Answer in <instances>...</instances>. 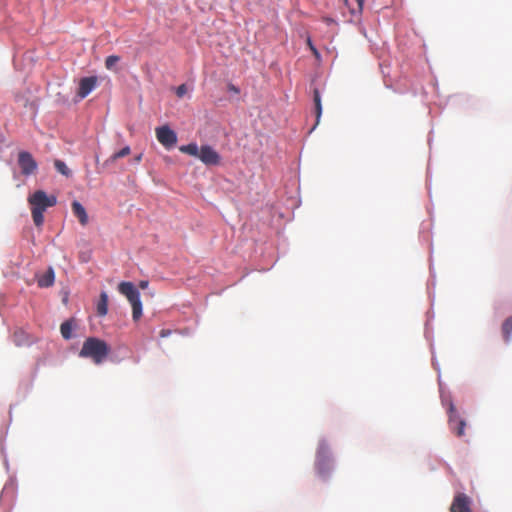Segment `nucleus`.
Masks as SVG:
<instances>
[{
    "mask_svg": "<svg viewBox=\"0 0 512 512\" xmlns=\"http://www.w3.org/2000/svg\"><path fill=\"white\" fill-rule=\"evenodd\" d=\"M28 203L31 207L33 222L40 227L44 222V212L47 208L56 205L57 198L54 195H47L43 190H37L28 197Z\"/></svg>",
    "mask_w": 512,
    "mask_h": 512,
    "instance_id": "nucleus-1",
    "label": "nucleus"
},
{
    "mask_svg": "<svg viewBox=\"0 0 512 512\" xmlns=\"http://www.w3.org/2000/svg\"><path fill=\"white\" fill-rule=\"evenodd\" d=\"M110 348L108 344L99 338L89 337L83 343L80 356L91 358L94 363H102L108 356Z\"/></svg>",
    "mask_w": 512,
    "mask_h": 512,
    "instance_id": "nucleus-2",
    "label": "nucleus"
},
{
    "mask_svg": "<svg viewBox=\"0 0 512 512\" xmlns=\"http://www.w3.org/2000/svg\"><path fill=\"white\" fill-rule=\"evenodd\" d=\"M118 291L124 295L132 306V318L138 321L142 316V303L140 293L132 282H121Z\"/></svg>",
    "mask_w": 512,
    "mask_h": 512,
    "instance_id": "nucleus-3",
    "label": "nucleus"
},
{
    "mask_svg": "<svg viewBox=\"0 0 512 512\" xmlns=\"http://www.w3.org/2000/svg\"><path fill=\"white\" fill-rule=\"evenodd\" d=\"M316 470L322 478L327 477L332 470L330 448L325 441H321L317 448Z\"/></svg>",
    "mask_w": 512,
    "mask_h": 512,
    "instance_id": "nucleus-4",
    "label": "nucleus"
},
{
    "mask_svg": "<svg viewBox=\"0 0 512 512\" xmlns=\"http://www.w3.org/2000/svg\"><path fill=\"white\" fill-rule=\"evenodd\" d=\"M449 418H448V424L450 430L457 436V437H463L465 435V427L466 422L462 418H460L456 412V408L453 405V403H450L449 405Z\"/></svg>",
    "mask_w": 512,
    "mask_h": 512,
    "instance_id": "nucleus-5",
    "label": "nucleus"
},
{
    "mask_svg": "<svg viewBox=\"0 0 512 512\" xmlns=\"http://www.w3.org/2000/svg\"><path fill=\"white\" fill-rule=\"evenodd\" d=\"M155 133L157 140L167 149L177 143V134L168 125L157 127Z\"/></svg>",
    "mask_w": 512,
    "mask_h": 512,
    "instance_id": "nucleus-6",
    "label": "nucleus"
},
{
    "mask_svg": "<svg viewBox=\"0 0 512 512\" xmlns=\"http://www.w3.org/2000/svg\"><path fill=\"white\" fill-rule=\"evenodd\" d=\"M18 165L24 176H30L37 170L38 164L31 153L21 151L18 154Z\"/></svg>",
    "mask_w": 512,
    "mask_h": 512,
    "instance_id": "nucleus-7",
    "label": "nucleus"
},
{
    "mask_svg": "<svg viewBox=\"0 0 512 512\" xmlns=\"http://www.w3.org/2000/svg\"><path fill=\"white\" fill-rule=\"evenodd\" d=\"M471 504L472 500L469 496L464 493H458L454 496L450 512H472Z\"/></svg>",
    "mask_w": 512,
    "mask_h": 512,
    "instance_id": "nucleus-8",
    "label": "nucleus"
},
{
    "mask_svg": "<svg viewBox=\"0 0 512 512\" xmlns=\"http://www.w3.org/2000/svg\"><path fill=\"white\" fill-rule=\"evenodd\" d=\"M97 81L98 79L96 76L82 78L79 82V87L76 94L78 100H82L88 96L95 89Z\"/></svg>",
    "mask_w": 512,
    "mask_h": 512,
    "instance_id": "nucleus-9",
    "label": "nucleus"
},
{
    "mask_svg": "<svg viewBox=\"0 0 512 512\" xmlns=\"http://www.w3.org/2000/svg\"><path fill=\"white\" fill-rule=\"evenodd\" d=\"M205 165H218L220 163V155L209 145H203L200 148L198 157Z\"/></svg>",
    "mask_w": 512,
    "mask_h": 512,
    "instance_id": "nucleus-10",
    "label": "nucleus"
},
{
    "mask_svg": "<svg viewBox=\"0 0 512 512\" xmlns=\"http://www.w3.org/2000/svg\"><path fill=\"white\" fill-rule=\"evenodd\" d=\"M71 209L73 215L78 219L79 223L82 226L87 225L89 218L86 209L83 207V205L78 201H73L71 204Z\"/></svg>",
    "mask_w": 512,
    "mask_h": 512,
    "instance_id": "nucleus-11",
    "label": "nucleus"
},
{
    "mask_svg": "<svg viewBox=\"0 0 512 512\" xmlns=\"http://www.w3.org/2000/svg\"><path fill=\"white\" fill-rule=\"evenodd\" d=\"M54 271L49 268L44 274L37 276L38 286L41 288L50 287L54 283Z\"/></svg>",
    "mask_w": 512,
    "mask_h": 512,
    "instance_id": "nucleus-12",
    "label": "nucleus"
},
{
    "mask_svg": "<svg viewBox=\"0 0 512 512\" xmlns=\"http://www.w3.org/2000/svg\"><path fill=\"white\" fill-rule=\"evenodd\" d=\"M97 315L103 317L108 312V294L102 291L96 304Z\"/></svg>",
    "mask_w": 512,
    "mask_h": 512,
    "instance_id": "nucleus-13",
    "label": "nucleus"
},
{
    "mask_svg": "<svg viewBox=\"0 0 512 512\" xmlns=\"http://www.w3.org/2000/svg\"><path fill=\"white\" fill-rule=\"evenodd\" d=\"M501 331H502L504 341L506 343H509L511 341V336H512V316L508 317L503 322Z\"/></svg>",
    "mask_w": 512,
    "mask_h": 512,
    "instance_id": "nucleus-14",
    "label": "nucleus"
},
{
    "mask_svg": "<svg viewBox=\"0 0 512 512\" xmlns=\"http://www.w3.org/2000/svg\"><path fill=\"white\" fill-rule=\"evenodd\" d=\"M345 3L353 15L360 14L363 10L364 0H345Z\"/></svg>",
    "mask_w": 512,
    "mask_h": 512,
    "instance_id": "nucleus-15",
    "label": "nucleus"
},
{
    "mask_svg": "<svg viewBox=\"0 0 512 512\" xmlns=\"http://www.w3.org/2000/svg\"><path fill=\"white\" fill-rule=\"evenodd\" d=\"M179 150L182 153L188 154L190 156L199 157L200 149L196 143H189L187 145H182L179 147Z\"/></svg>",
    "mask_w": 512,
    "mask_h": 512,
    "instance_id": "nucleus-16",
    "label": "nucleus"
},
{
    "mask_svg": "<svg viewBox=\"0 0 512 512\" xmlns=\"http://www.w3.org/2000/svg\"><path fill=\"white\" fill-rule=\"evenodd\" d=\"M313 100L315 104V113L317 118V123L319 122V119L322 114V105H321V97L318 89H315L313 92Z\"/></svg>",
    "mask_w": 512,
    "mask_h": 512,
    "instance_id": "nucleus-17",
    "label": "nucleus"
},
{
    "mask_svg": "<svg viewBox=\"0 0 512 512\" xmlns=\"http://www.w3.org/2000/svg\"><path fill=\"white\" fill-rule=\"evenodd\" d=\"M131 150L129 146L123 147L118 152L113 153L110 158L106 161V163H114L119 158H123L125 156H128L130 154Z\"/></svg>",
    "mask_w": 512,
    "mask_h": 512,
    "instance_id": "nucleus-18",
    "label": "nucleus"
},
{
    "mask_svg": "<svg viewBox=\"0 0 512 512\" xmlns=\"http://www.w3.org/2000/svg\"><path fill=\"white\" fill-rule=\"evenodd\" d=\"M14 342L16 345L21 346L29 343L27 334L23 330L15 331L13 335Z\"/></svg>",
    "mask_w": 512,
    "mask_h": 512,
    "instance_id": "nucleus-19",
    "label": "nucleus"
},
{
    "mask_svg": "<svg viewBox=\"0 0 512 512\" xmlns=\"http://www.w3.org/2000/svg\"><path fill=\"white\" fill-rule=\"evenodd\" d=\"M120 61V57L117 55H110L105 59V67L108 70H113L115 65Z\"/></svg>",
    "mask_w": 512,
    "mask_h": 512,
    "instance_id": "nucleus-20",
    "label": "nucleus"
},
{
    "mask_svg": "<svg viewBox=\"0 0 512 512\" xmlns=\"http://www.w3.org/2000/svg\"><path fill=\"white\" fill-rule=\"evenodd\" d=\"M75 328H76V322L73 318L66 320V339H69L71 337L72 330Z\"/></svg>",
    "mask_w": 512,
    "mask_h": 512,
    "instance_id": "nucleus-21",
    "label": "nucleus"
},
{
    "mask_svg": "<svg viewBox=\"0 0 512 512\" xmlns=\"http://www.w3.org/2000/svg\"><path fill=\"white\" fill-rule=\"evenodd\" d=\"M187 93V87L185 84H181L176 89V95L182 98Z\"/></svg>",
    "mask_w": 512,
    "mask_h": 512,
    "instance_id": "nucleus-22",
    "label": "nucleus"
},
{
    "mask_svg": "<svg viewBox=\"0 0 512 512\" xmlns=\"http://www.w3.org/2000/svg\"><path fill=\"white\" fill-rule=\"evenodd\" d=\"M307 44H308L310 50L312 51V53L314 54V56L316 58H319L320 54H319L318 50L316 49V47L313 45V43H312L310 38L307 39Z\"/></svg>",
    "mask_w": 512,
    "mask_h": 512,
    "instance_id": "nucleus-23",
    "label": "nucleus"
},
{
    "mask_svg": "<svg viewBox=\"0 0 512 512\" xmlns=\"http://www.w3.org/2000/svg\"><path fill=\"white\" fill-rule=\"evenodd\" d=\"M55 166L57 168V170L61 173V174H64V162L60 161V160H56L55 161Z\"/></svg>",
    "mask_w": 512,
    "mask_h": 512,
    "instance_id": "nucleus-24",
    "label": "nucleus"
},
{
    "mask_svg": "<svg viewBox=\"0 0 512 512\" xmlns=\"http://www.w3.org/2000/svg\"><path fill=\"white\" fill-rule=\"evenodd\" d=\"M229 90L234 92V93H239V89L237 87H235L234 85H229Z\"/></svg>",
    "mask_w": 512,
    "mask_h": 512,
    "instance_id": "nucleus-25",
    "label": "nucleus"
},
{
    "mask_svg": "<svg viewBox=\"0 0 512 512\" xmlns=\"http://www.w3.org/2000/svg\"><path fill=\"white\" fill-rule=\"evenodd\" d=\"M323 20L327 24H332L335 22L332 18H329V17H324Z\"/></svg>",
    "mask_w": 512,
    "mask_h": 512,
    "instance_id": "nucleus-26",
    "label": "nucleus"
},
{
    "mask_svg": "<svg viewBox=\"0 0 512 512\" xmlns=\"http://www.w3.org/2000/svg\"><path fill=\"white\" fill-rule=\"evenodd\" d=\"M170 334V331L169 330H161L160 332V336L161 337H166Z\"/></svg>",
    "mask_w": 512,
    "mask_h": 512,
    "instance_id": "nucleus-27",
    "label": "nucleus"
},
{
    "mask_svg": "<svg viewBox=\"0 0 512 512\" xmlns=\"http://www.w3.org/2000/svg\"><path fill=\"white\" fill-rule=\"evenodd\" d=\"M139 286H140L142 289H144V288H146V287L148 286V282H147V281H141V282H140V284H139Z\"/></svg>",
    "mask_w": 512,
    "mask_h": 512,
    "instance_id": "nucleus-28",
    "label": "nucleus"
},
{
    "mask_svg": "<svg viewBox=\"0 0 512 512\" xmlns=\"http://www.w3.org/2000/svg\"><path fill=\"white\" fill-rule=\"evenodd\" d=\"M59 330H60V333L62 334V336H64V322H62L59 326Z\"/></svg>",
    "mask_w": 512,
    "mask_h": 512,
    "instance_id": "nucleus-29",
    "label": "nucleus"
},
{
    "mask_svg": "<svg viewBox=\"0 0 512 512\" xmlns=\"http://www.w3.org/2000/svg\"><path fill=\"white\" fill-rule=\"evenodd\" d=\"M141 159H142V154L138 155V156L136 157V159H135V160H136L137 162H139V161H141Z\"/></svg>",
    "mask_w": 512,
    "mask_h": 512,
    "instance_id": "nucleus-30",
    "label": "nucleus"
}]
</instances>
